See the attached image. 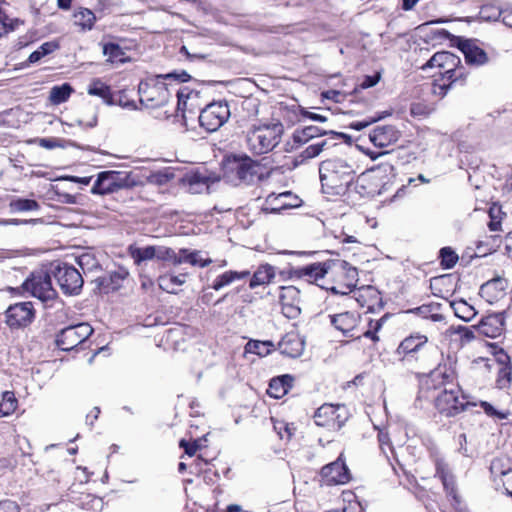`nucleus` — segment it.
I'll use <instances>...</instances> for the list:
<instances>
[{"label":"nucleus","instance_id":"obj_27","mask_svg":"<svg viewBox=\"0 0 512 512\" xmlns=\"http://www.w3.org/2000/svg\"><path fill=\"white\" fill-rule=\"evenodd\" d=\"M114 175L108 171L100 172L91 188L92 194L106 195L116 192L113 182Z\"/></svg>","mask_w":512,"mask_h":512},{"label":"nucleus","instance_id":"obj_40","mask_svg":"<svg viewBox=\"0 0 512 512\" xmlns=\"http://www.w3.org/2000/svg\"><path fill=\"white\" fill-rule=\"evenodd\" d=\"M452 308L455 312V315L466 322L471 321L477 314L474 307L464 300L453 302Z\"/></svg>","mask_w":512,"mask_h":512},{"label":"nucleus","instance_id":"obj_48","mask_svg":"<svg viewBox=\"0 0 512 512\" xmlns=\"http://www.w3.org/2000/svg\"><path fill=\"white\" fill-rule=\"evenodd\" d=\"M272 346H273L272 343L269 341L254 340V341H249L246 344L245 349L249 353H254L259 356H265V355L269 354Z\"/></svg>","mask_w":512,"mask_h":512},{"label":"nucleus","instance_id":"obj_19","mask_svg":"<svg viewBox=\"0 0 512 512\" xmlns=\"http://www.w3.org/2000/svg\"><path fill=\"white\" fill-rule=\"evenodd\" d=\"M266 202L271 206L272 211H281L299 207L302 200L294 193L285 191L279 194L271 193L267 196Z\"/></svg>","mask_w":512,"mask_h":512},{"label":"nucleus","instance_id":"obj_23","mask_svg":"<svg viewBox=\"0 0 512 512\" xmlns=\"http://www.w3.org/2000/svg\"><path fill=\"white\" fill-rule=\"evenodd\" d=\"M479 332L489 338L500 336L504 330V317L502 314H492L483 318L478 325Z\"/></svg>","mask_w":512,"mask_h":512},{"label":"nucleus","instance_id":"obj_31","mask_svg":"<svg viewBox=\"0 0 512 512\" xmlns=\"http://www.w3.org/2000/svg\"><path fill=\"white\" fill-rule=\"evenodd\" d=\"M183 182L188 185L190 191L199 193L204 188H208L209 177L199 171H195L187 173L183 178Z\"/></svg>","mask_w":512,"mask_h":512},{"label":"nucleus","instance_id":"obj_56","mask_svg":"<svg viewBox=\"0 0 512 512\" xmlns=\"http://www.w3.org/2000/svg\"><path fill=\"white\" fill-rule=\"evenodd\" d=\"M480 406L483 408L484 412L491 417H495L498 419H506L508 418V413L501 412L495 409L490 403L486 401L480 402Z\"/></svg>","mask_w":512,"mask_h":512},{"label":"nucleus","instance_id":"obj_28","mask_svg":"<svg viewBox=\"0 0 512 512\" xmlns=\"http://www.w3.org/2000/svg\"><path fill=\"white\" fill-rule=\"evenodd\" d=\"M352 293L353 299H355L360 306H367L368 309H371L379 298L378 291L372 286L362 287L357 290L352 289Z\"/></svg>","mask_w":512,"mask_h":512},{"label":"nucleus","instance_id":"obj_63","mask_svg":"<svg viewBox=\"0 0 512 512\" xmlns=\"http://www.w3.org/2000/svg\"><path fill=\"white\" fill-rule=\"evenodd\" d=\"M191 252L192 251L187 249H181L178 254L175 252L174 265L188 263V258L191 256Z\"/></svg>","mask_w":512,"mask_h":512},{"label":"nucleus","instance_id":"obj_51","mask_svg":"<svg viewBox=\"0 0 512 512\" xmlns=\"http://www.w3.org/2000/svg\"><path fill=\"white\" fill-rule=\"evenodd\" d=\"M481 17L486 20H500L503 10L493 5H485L480 11Z\"/></svg>","mask_w":512,"mask_h":512},{"label":"nucleus","instance_id":"obj_47","mask_svg":"<svg viewBox=\"0 0 512 512\" xmlns=\"http://www.w3.org/2000/svg\"><path fill=\"white\" fill-rule=\"evenodd\" d=\"M77 263L83 273L92 272L100 268L98 260L90 253H84L77 258Z\"/></svg>","mask_w":512,"mask_h":512},{"label":"nucleus","instance_id":"obj_37","mask_svg":"<svg viewBox=\"0 0 512 512\" xmlns=\"http://www.w3.org/2000/svg\"><path fill=\"white\" fill-rule=\"evenodd\" d=\"M8 206L12 213L38 211L40 209V204L36 200L25 198H13Z\"/></svg>","mask_w":512,"mask_h":512},{"label":"nucleus","instance_id":"obj_18","mask_svg":"<svg viewBox=\"0 0 512 512\" xmlns=\"http://www.w3.org/2000/svg\"><path fill=\"white\" fill-rule=\"evenodd\" d=\"M359 319V315L352 312H343L330 316L331 324L345 336L352 338H359L361 336L355 332Z\"/></svg>","mask_w":512,"mask_h":512},{"label":"nucleus","instance_id":"obj_61","mask_svg":"<svg viewBox=\"0 0 512 512\" xmlns=\"http://www.w3.org/2000/svg\"><path fill=\"white\" fill-rule=\"evenodd\" d=\"M128 271L125 269H120L118 271L112 272L110 275L112 283L115 285V287L120 286V282L126 279L128 276Z\"/></svg>","mask_w":512,"mask_h":512},{"label":"nucleus","instance_id":"obj_14","mask_svg":"<svg viewBox=\"0 0 512 512\" xmlns=\"http://www.w3.org/2000/svg\"><path fill=\"white\" fill-rule=\"evenodd\" d=\"M326 485H343L350 481L351 474L341 453L337 460L325 465L320 472Z\"/></svg>","mask_w":512,"mask_h":512},{"label":"nucleus","instance_id":"obj_32","mask_svg":"<svg viewBox=\"0 0 512 512\" xmlns=\"http://www.w3.org/2000/svg\"><path fill=\"white\" fill-rule=\"evenodd\" d=\"M186 281V274L172 275L166 274L158 279L159 287L168 293H176L177 287L183 285Z\"/></svg>","mask_w":512,"mask_h":512},{"label":"nucleus","instance_id":"obj_52","mask_svg":"<svg viewBox=\"0 0 512 512\" xmlns=\"http://www.w3.org/2000/svg\"><path fill=\"white\" fill-rule=\"evenodd\" d=\"M154 256L158 260L170 261L174 264L175 251L165 246H154Z\"/></svg>","mask_w":512,"mask_h":512},{"label":"nucleus","instance_id":"obj_5","mask_svg":"<svg viewBox=\"0 0 512 512\" xmlns=\"http://www.w3.org/2000/svg\"><path fill=\"white\" fill-rule=\"evenodd\" d=\"M461 63L460 58L448 51H441L435 53L429 61L423 65L422 69L439 67L442 68L443 78L449 81L447 87L451 86L456 82L463 84L465 81L464 68L459 66Z\"/></svg>","mask_w":512,"mask_h":512},{"label":"nucleus","instance_id":"obj_42","mask_svg":"<svg viewBox=\"0 0 512 512\" xmlns=\"http://www.w3.org/2000/svg\"><path fill=\"white\" fill-rule=\"evenodd\" d=\"M129 253L134 263L140 265L143 261L152 260L154 256V246L129 247Z\"/></svg>","mask_w":512,"mask_h":512},{"label":"nucleus","instance_id":"obj_43","mask_svg":"<svg viewBox=\"0 0 512 512\" xmlns=\"http://www.w3.org/2000/svg\"><path fill=\"white\" fill-rule=\"evenodd\" d=\"M103 54L108 57L112 63H123L126 61L125 51L116 43H107L103 46Z\"/></svg>","mask_w":512,"mask_h":512},{"label":"nucleus","instance_id":"obj_16","mask_svg":"<svg viewBox=\"0 0 512 512\" xmlns=\"http://www.w3.org/2000/svg\"><path fill=\"white\" fill-rule=\"evenodd\" d=\"M280 302L282 313L289 319L297 318L301 313L300 290L295 286L281 287Z\"/></svg>","mask_w":512,"mask_h":512},{"label":"nucleus","instance_id":"obj_20","mask_svg":"<svg viewBox=\"0 0 512 512\" xmlns=\"http://www.w3.org/2000/svg\"><path fill=\"white\" fill-rule=\"evenodd\" d=\"M506 281L503 278H494L480 287L479 295L489 304L498 302L505 296Z\"/></svg>","mask_w":512,"mask_h":512},{"label":"nucleus","instance_id":"obj_29","mask_svg":"<svg viewBox=\"0 0 512 512\" xmlns=\"http://www.w3.org/2000/svg\"><path fill=\"white\" fill-rule=\"evenodd\" d=\"M249 275H250V272L247 270L240 271V272L229 270V271H226V272L222 273L221 275L217 276L211 287L215 291H219V290L223 289L224 287L230 285L234 281L245 279Z\"/></svg>","mask_w":512,"mask_h":512},{"label":"nucleus","instance_id":"obj_36","mask_svg":"<svg viewBox=\"0 0 512 512\" xmlns=\"http://www.w3.org/2000/svg\"><path fill=\"white\" fill-rule=\"evenodd\" d=\"M87 92L91 96H97L103 99L106 103H112V92L110 86L102 82L100 79H95L88 86Z\"/></svg>","mask_w":512,"mask_h":512},{"label":"nucleus","instance_id":"obj_35","mask_svg":"<svg viewBox=\"0 0 512 512\" xmlns=\"http://www.w3.org/2000/svg\"><path fill=\"white\" fill-rule=\"evenodd\" d=\"M502 466L501 460H494L491 463L490 470L493 475L501 476V481L507 494L512 497V469L502 470Z\"/></svg>","mask_w":512,"mask_h":512},{"label":"nucleus","instance_id":"obj_49","mask_svg":"<svg viewBox=\"0 0 512 512\" xmlns=\"http://www.w3.org/2000/svg\"><path fill=\"white\" fill-rule=\"evenodd\" d=\"M175 175L169 169L152 173L148 177V182L158 186H164L174 179Z\"/></svg>","mask_w":512,"mask_h":512},{"label":"nucleus","instance_id":"obj_53","mask_svg":"<svg viewBox=\"0 0 512 512\" xmlns=\"http://www.w3.org/2000/svg\"><path fill=\"white\" fill-rule=\"evenodd\" d=\"M163 82L164 80H173L179 83L187 82L190 80L191 76L184 70L181 71H173L167 74H159L157 75Z\"/></svg>","mask_w":512,"mask_h":512},{"label":"nucleus","instance_id":"obj_64","mask_svg":"<svg viewBox=\"0 0 512 512\" xmlns=\"http://www.w3.org/2000/svg\"><path fill=\"white\" fill-rule=\"evenodd\" d=\"M0 512H19V510L15 502L6 500L0 502Z\"/></svg>","mask_w":512,"mask_h":512},{"label":"nucleus","instance_id":"obj_8","mask_svg":"<svg viewBox=\"0 0 512 512\" xmlns=\"http://www.w3.org/2000/svg\"><path fill=\"white\" fill-rule=\"evenodd\" d=\"M230 115V108L227 102H212L201 110L199 123L206 131L215 132L228 121Z\"/></svg>","mask_w":512,"mask_h":512},{"label":"nucleus","instance_id":"obj_26","mask_svg":"<svg viewBox=\"0 0 512 512\" xmlns=\"http://www.w3.org/2000/svg\"><path fill=\"white\" fill-rule=\"evenodd\" d=\"M293 378L290 375H283L271 379L267 393L270 397L279 399L283 397L292 387Z\"/></svg>","mask_w":512,"mask_h":512},{"label":"nucleus","instance_id":"obj_9","mask_svg":"<svg viewBox=\"0 0 512 512\" xmlns=\"http://www.w3.org/2000/svg\"><path fill=\"white\" fill-rule=\"evenodd\" d=\"M23 288L42 302L53 300L57 295L56 290L52 287L49 273L43 270L31 273L23 283Z\"/></svg>","mask_w":512,"mask_h":512},{"label":"nucleus","instance_id":"obj_10","mask_svg":"<svg viewBox=\"0 0 512 512\" xmlns=\"http://www.w3.org/2000/svg\"><path fill=\"white\" fill-rule=\"evenodd\" d=\"M347 418L344 405L324 404L314 414L315 424L328 430H339L345 424Z\"/></svg>","mask_w":512,"mask_h":512},{"label":"nucleus","instance_id":"obj_62","mask_svg":"<svg viewBox=\"0 0 512 512\" xmlns=\"http://www.w3.org/2000/svg\"><path fill=\"white\" fill-rule=\"evenodd\" d=\"M379 80H380L379 74L367 75L364 77L363 81L361 82L360 87L362 89H367V88L373 87L379 82Z\"/></svg>","mask_w":512,"mask_h":512},{"label":"nucleus","instance_id":"obj_45","mask_svg":"<svg viewBox=\"0 0 512 512\" xmlns=\"http://www.w3.org/2000/svg\"><path fill=\"white\" fill-rule=\"evenodd\" d=\"M58 47L59 45L54 41L45 42L37 50L30 54L28 61L30 63H36L40 61L44 56L49 55L57 50Z\"/></svg>","mask_w":512,"mask_h":512},{"label":"nucleus","instance_id":"obj_4","mask_svg":"<svg viewBox=\"0 0 512 512\" xmlns=\"http://www.w3.org/2000/svg\"><path fill=\"white\" fill-rule=\"evenodd\" d=\"M228 168L235 173L237 179L245 184H254L270 177L271 172L258 161L248 156H234Z\"/></svg>","mask_w":512,"mask_h":512},{"label":"nucleus","instance_id":"obj_55","mask_svg":"<svg viewBox=\"0 0 512 512\" xmlns=\"http://www.w3.org/2000/svg\"><path fill=\"white\" fill-rule=\"evenodd\" d=\"M511 381V366H503L499 368L497 383L500 388H505Z\"/></svg>","mask_w":512,"mask_h":512},{"label":"nucleus","instance_id":"obj_34","mask_svg":"<svg viewBox=\"0 0 512 512\" xmlns=\"http://www.w3.org/2000/svg\"><path fill=\"white\" fill-rule=\"evenodd\" d=\"M450 377L451 374H449L446 369L437 367L429 373L424 385L427 389H439L450 379Z\"/></svg>","mask_w":512,"mask_h":512},{"label":"nucleus","instance_id":"obj_38","mask_svg":"<svg viewBox=\"0 0 512 512\" xmlns=\"http://www.w3.org/2000/svg\"><path fill=\"white\" fill-rule=\"evenodd\" d=\"M72 92L73 88L68 83H64L60 86H54L50 90L49 100L52 104L59 105L66 102Z\"/></svg>","mask_w":512,"mask_h":512},{"label":"nucleus","instance_id":"obj_24","mask_svg":"<svg viewBox=\"0 0 512 512\" xmlns=\"http://www.w3.org/2000/svg\"><path fill=\"white\" fill-rule=\"evenodd\" d=\"M435 467L436 476L440 478L447 495L452 497L456 502H459L456 492L455 478L451 473L447 463L442 459H437Z\"/></svg>","mask_w":512,"mask_h":512},{"label":"nucleus","instance_id":"obj_41","mask_svg":"<svg viewBox=\"0 0 512 512\" xmlns=\"http://www.w3.org/2000/svg\"><path fill=\"white\" fill-rule=\"evenodd\" d=\"M330 146V143L327 139H320L315 141L314 143L307 146L299 155V157L304 160L312 159L320 155L322 151H324L327 147Z\"/></svg>","mask_w":512,"mask_h":512},{"label":"nucleus","instance_id":"obj_57","mask_svg":"<svg viewBox=\"0 0 512 512\" xmlns=\"http://www.w3.org/2000/svg\"><path fill=\"white\" fill-rule=\"evenodd\" d=\"M212 260L210 258L202 259L200 257L199 251H192L191 256L188 258V263H190L193 266H200V267H206L208 266Z\"/></svg>","mask_w":512,"mask_h":512},{"label":"nucleus","instance_id":"obj_33","mask_svg":"<svg viewBox=\"0 0 512 512\" xmlns=\"http://www.w3.org/2000/svg\"><path fill=\"white\" fill-rule=\"evenodd\" d=\"M327 132L320 129L317 126H307L302 129H297L293 133V140L296 143L304 144L314 138H317L322 135H326Z\"/></svg>","mask_w":512,"mask_h":512},{"label":"nucleus","instance_id":"obj_54","mask_svg":"<svg viewBox=\"0 0 512 512\" xmlns=\"http://www.w3.org/2000/svg\"><path fill=\"white\" fill-rule=\"evenodd\" d=\"M108 173H111L114 175L113 182H115V183H113V184H114V187L116 188V191H118L122 188L129 187L131 185V183L129 182L128 174L124 175L122 172L114 171V170H110V171H108Z\"/></svg>","mask_w":512,"mask_h":512},{"label":"nucleus","instance_id":"obj_59","mask_svg":"<svg viewBox=\"0 0 512 512\" xmlns=\"http://www.w3.org/2000/svg\"><path fill=\"white\" fill-rule=\"evenodd\" d=\"M39 146L45 148V149H54L57 147H62L59 140L55 138H40L38 139Z\"/></svg>","mask_w":512,"mask_h":512},{"label":"nucleus","instance_id":"obj_30","mask_svg":"<svg viewBox=\"0 0 512 512\" xmlns=\"http://www.w3.org/2000/svg\"><path fill=\"white\" fill-rule=\"evenodd\" d=\"M275 277L274 268L271 265H261L252 275L249 287L254 289L258 286L269 284Z\"/></svg>","mask_w":512,"mask_h":512},{"label":"nucleus","instance_id":"obj_2","mask_svg":"<svg viewBox=\"0 0 512 512\" xmlns=\"http://www.w3.org/2000/svg\"><path fill=\"white\" fill-rule=\"evenodd\" d=\"M284 126L280 122L253 125L246 133L247 149L254 155L272 151L281 141Z\"/></svg>","mask_w":512,"mask_h":512},{"label":"nucleus","instance_id":"obj_46","mask_svg":"<svg viewBox=\"0 0 512 512\" xmlns=\"http://www.w3.org/2000/svg\"><path fill=\"white\" fill-rule=\"evenodd\" d=\"M390 115H391V111L379 112L375 116L367 117L365 120L353 121L350 123L349 127L356 131H361L364 128L370 126L371 124L376 123L377 121H380Z\"/></svg>","mask_w":512,"mask_h":512},{"label":"nucleus","instance_id":"obj_21","mask_svg":"<svg viewBox=\"0 0 512 512\" xmlns=\"http://www.w3.org/2000/svg\"><path fill=\"white\" fill-rule=\"evenodd\" d=\"M371 142L380 148L388 147L398 141L400 132L392 125L376 127L369 135Z\"/></svg>","mask_w":512,"mask_h":512},{"label":"nucleus","instance_id":"obj_6","mask_svg":"<svg viewBox=\"0 0 512 512\" xmlns=\"http://www.w3.org/2000/svg\"><path fill=\"white\" fill-rule=\"evenodd\" d=\"M138 92L141 104L150 109L165 105L170 98L165 82L157 75L141 81L138 85Z\"/></svg>","mask_w":512,"mask_h":512},{"label":"nucleus","instance_id":"obj_13","mask_svg":"<svg viewBox=\"0 0 512 512\" xmlns=\"http://www.w3.org/2000/svg\"><path fill=\"white\" fill-rule=\"evenodd\" d=\"M54 277L65 294H79L84 283L81 273L67 263L59 264L56 267Z\"/></svg>","mask_w":512,"mask_h":512},{"label":"nucleus","instance_id":"obj_58","mask_svg":"<svg viewBox=\"0 0 512 512\" xmlns=\"http://www.w3.org/2000/svg\"><path fill=\"white\" fill-rule=\"evenodd\" d=\"M378 440H379L380 448L384 454L387 455V451H392V446L390 444V438H389L388 433H386L384 431H380L378 433Z\"/></svg>","mask_w":512,"mask_h":512},{"label":"nucleus","instance_id":"obj_44","mask_svg":"<svg viewBox=\"0 0 512 512\" xmlns=\"http://www.w3.org/2000/svg\"><path fill=\"white\" fill-rule=\"evenodd\" d=\"M17 408V399L13 392L6 391L3 393L0 402V418L11 415Z\"/></svg>","mask_w":512,"mask_h":512},{"label":"nucleus","instance_id":"obj_50","mask_svg":"<svg viewBox=\"0 0 512 512\" xmlns=\"http://www.w3.org/2000/svg\"><path fill=\"white\" fill-rule=\"evenodd\" d=\"M441 265L445 269L453 268L458 262L457 253L450 247H444L440 250Z\"/></svg>","mask_w":512,"mask_h":512},{"label":"nucleus","instance_id":"obj_25","mask_svg":"<svg viewBox=\"0 0 512 512\" xmlns=\"http://www.w3.org/2000/svg\"><path fill=\"white\" fill-rule=\"evenodd\" d=\"M279 349L282 354L296 358L304 351V341L296 334H287L280 341Z\"/></svg>","mask_w":512,"mask_h":512},{"label":"nucleus","instance_id":"obj_15","mask_svg":"<svg viewBox=\"0 0 512 512\" xmlns=\"http://www.w3.org/2000/svg\"><path fill=\"white\" fill-rule=\"evenodd\" d=\"M33 317L34 309L30 302L16 303L6 310V323L10 327L26 326L31 323Z\"/></svg>","mask_w":512,"mask_h":512},{"label":"nucleus","instance_id":"obj_11","mask_svg":"<svg viewBox=\"0 0 512 512\" xmlns=\"http://www.w3.org/2000/svg\"><path fill=\"white\" fill-rule=\"evenodd\" d=\"M93 333L88 323H79L62 329L56 337L57 346L63 351H70L82 344Z\"/></svg>","mask_w":512,"mask_h":512},{"label":"nucleus","instance_id":"obj_7","mask_svg":"<svg viewBox=\"0 0 512 512\" xmlns=\"http://www.w3.org/2000/svg\"><path fill=\"white\" fill-rule=\"evenodd\" d=\"M341 263H331V260H327L325 262H316L303 267H299L294 270V275L307 281L309 283H315L319 287L331 290V287L326 285V278L331 277V270L338 269Z\"/></svg>","mask_w":512,"mask_h":512},{"label":"nucleus","instance_id":"obj_1","mask_svg":"<svg viewBox=\"0 0 512 512\" xmlns=\"http://www.w3.org/2000/svg\"><path fill=\"white\" fill-rule=\"evenodd\" d=\"M322 191L332 196L344 195L354 182L356 171L348 160L335 157L319 165Z\"/></svg>","mask_w":512,"mask_h":512},{"label":"nucleus","instance_id":"obj_60","mask_svg":"<svg viewBox=\"0 0 512 512\" xmlns=\"http://www.w3.org/2000/svg\"><path fill=\"white\" fill-rule=\"evenodd\" d=\"M180 447L184 448V451L188 456H193L195 455L200 446L196 441L193 443H189L186 440L182 439L180 441Z\"/></svg>","mask_w":512,"mask_h":512},{"label":"nucleus","instance_id":"obj_22","mask_svg":"<svg viewBox=\"0 0 512 512\" xmlns=\"http://www.w3.org/2000/svg\"><path fill=\"white\" fill-rule=\"evenodd\" d=\"M459 49L465 56V60L469 64L483 65L487 63L488 56L486 52L478 47L472 40H460L458 43Z\"/></svg>","mask_w":512,"mask_h":512},{"label":"nucleus","instance_id":"obj_3","mask_svg":"<svg viewBox=\"0 0 512 512\" xmlns=\"http://www.w3.org/2000/svg\"><path fill=\"white\" fill-rule=\"evenodd\" d=\"M396 354L403 361L415 360L424 365H432L438 360L440 352L436 345L428 343L427 336L415 334L401 341Z\"/></svg>","mask_w":512,"mask_h":512},{"label":"nucleus","instance_id":"obj_17","mask_svg":"<svg viewBox=\"0 0 512 512\" xmlns=\"http://www.w3.org/2000/svg\"><path fill=\"white\" fill-rule=\"evenodd\" d=\"M331 263H341L338 269L331 270V277L343 276L346 280V283L341 286L339 289L337 287L332 286L331 291L333 293H339L342 295H346L352 292V288L355 287V282L357 281L358 272L357 269L351 266L347 261L341 259H331Z\"/></svg>","mask_w":512,"mask_h":512},{"label":"nucleus","instance_id":"obj_12","mask_svg":"<svg viewBox=\"0 0 512 512\" xmlns=\"http://www.w3.org/2000/svg\"><path fill=\"white\" fill-rule=\"evenodd\" d=\"M470 405L461 395L459 388L447 390L446 388L435 398L437 410L447 416L453 417L464 411Z\"/></svg>","mask_w":512,"mask_h":512},{"label":"nucleus","instance_id":"obj_39","mask_svg":"<svg viewBox=\"0 0 512 512\" xmlns=\"http://www.w3.org/2000/svg\"><path fill=\"white\" fill-rule=\"evenodd\" d=\"M95 21V14L87 8H80L74 13L75 25L80 26L83 30H91Z\"/></svg>","mask_w":512,"mask_h":512}]
</instances>
